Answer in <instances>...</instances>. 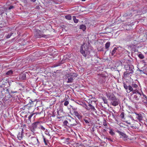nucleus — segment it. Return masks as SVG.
<instances>
[{
  "mask_svg": "<svg viewBox=\"0 0 147 147\" xmlns=\"http://www.w3.org/2000/svg\"><path fill=\"white\" fill-rule=\"evenodd\" d=\"M142 93L140 92L138 90H134L130 94L129 98L133 103L135 104L136 102H138L141 103L142 100Z\"/></svg>",
  "mask_w": 147,
  "mask_h": 147,
  "instance_id": "obj_1",
  "label": "nucleus"
},
{
  "mask_svg": "<svg viewBox=\"0 0 147 147\" xmlns=\"http://www.w3.org/2000/svg\"><path fill=\"white\" fill-rule=\"evenodd\" d=\"M141 9L139 8L137 6H134L131 10L127 11L124 14L123 16L129 18L131 17L133 15L140 14L142 13Z\"/></svg>",
  "mask_w": 147,
  "mask_h": 147,
  "instance_id": "obj_2",
  "label": "nucleus"
},
{
  "mask_svg": "<svg viewBox=\"0 0 147 147\" xmlns=\"http://www.w3.org/2000/svg\"><path fill=\"white\" fill-rule=\"evenodd\" d=\"M125 68L126 71L124 72L123 74L124 77H127L131 76V74L134 72V69L133 66L129 64L126 65L125 66Z\"/></svg>",
  "mask_w": 147,
  "mask_h": 147,
  "instance_id": "obj_3",
  "label": "nucleus"
},
{
  "mask_svg": "<svg viewBox=\"0 0 147 147\" xmlns=\"http://www.w3.org/2000/svg\"><path fill=\"white\" fill-rule=\"evenodd\" d=\"M123 87L125 89L126 92L127 93H129L131 92H134V90H138L137 89L138 85L135 83H132L131 85H127L125 83H123Z\"/></svg>",
  "mask_w": 147,
  "mask_h": 147,
  "instance_id": "obj_4",
  "label": "nucleus"
},
{
  "mask_svg": "<svg viewBox=\"0 0 147 147\" xmlns=\"http://www.w3.org/2000/svg\"><path fill=\"white\" fill-rule=\"evenodd\" d=\"M80 52L84 57H86L87 55H88L90 53L88 45L84 43H83L81 46Z\"/></svg>",
  "mask_w": 147,
  "mask_h": 147,
  "instance_id": "obj_5",
  "label": "nucleus"
},
{
  "mask_svg": "<svg viewBox=\"0 0 147 147\" xmlns=\"http://www.w3.org/2000/svg\"><path fill=\"white\" fill-rule=\"evenodd\" d=\"M78 74L75 73L68 74H66V76L67 77V82L68 83H72L74 80L77 77Z\"/></svg>",
  "mask_w": 147,
  "mask_h": 147,
  "instance_id": "obj_6",
  "label": "nucleus"
},
{
  "mask_svg": "<svg viewBox=\"0 0 147 147\" xmlns=\"http://www.w3.org/2000/svg\"><path fill=\"white\" fill-rule=\"evenodd\" d=\"M109 98L111 101V104L114 106H116L118 105L119 103V100L114 95L110 96Z\"/></svg>",
  "mask_w": 147,
  "mask_h": 147,
  "instance_id": "obj_7",
  "label": "nucleus"
},
{
  "mask_svg": "<svg viewBox=\"0 0 147 147\" xmlns=\"http://www.w3.org/2000/svg\"><path fill=\"white\" fill-rule=\"evenodd\" d=\"M83 104V107L87 110H91L94 111H96V109H95L94 107L91 104H89L88 106H87L85 103Z\"/></svg>",
  "mask_w": 147,
  "mask_h": 147,
  "instance_id": "obj_8",
  "label": "nucleus"
},
{
  "mask_svg": "<svg viewBox=\"0 0 147 147\" xmlns=\"http://www.w3.org/2000/svg\"><path fill=\"white\" fill-rule=\"evenodd\" d=\"M116 132L119 134V135L120 136V138H122L124 141L127 140L128 136L119 130L117 131Z\"/></svg>",
  "mask_w": 147,
  "mask_h": 147,
  "instance_id": "obj_9",
  "label": "nucleus"
},
{
  "mask_svg": "<svg viewBox=\"0 0 147 147\" xmlns=\"http://www.w3.org/2000/svg\"><path fill=\"white\" fill-rule=\"evenodd\" d=\"M41 32L39 30H37L35 32L34 36L36 38H41Z\"/></svg>",
  "mask_w": 147,
  "mask_h": 147,
  "instance_id": "obj_10",
  "label": "nucleus"
},
{
  "mask_svg": "<svg viewBox=\"0 0 147 147\" xmlns=\"http://www.w3.org/2000/svg\"><path fill=\"white\" fill-rule=\"evenodd\" d=\"M142 102H143L145 105H147V97L143 93H142Z\"/></svg>",
  "mask_w": 147,
  "mask_h": 147,
  "instance_id": "obj_11",
  "label": "nucleus"
},
{
  "mask_svg": "<svg viewBox=\"0 0 147 147\" xmlns=\"http://www.w3.org/2000/svg\"><path fill=\"white\" fill-rule=\"evenodd\" d=\"M74 121V123H73L75 124L73 125L74 127L77 126V127L79 128L81 126V124L78 120L77 119H75Z\"/></svg>",
  "mask_w": 147,
  "mask_h": 147,
  "instance_id": "obj_12",
  "label": "nucleus"
},
{
  "mask_svg": "<svg viewBox=\"0 0 147 147\" xmlns=\"http://www.w3.org/2000/svg\"><path fill=\"white\" fill-rule=\"evenodd\" d=\"M136 115V117L140 121L142 120L143 117L142 115L140 114H138L136 112L134 113Z\"/></svg>",
  "mask_w": 147,
  "mask_h": 147,
  "instance_id": "obj_13",
  "label": "nucleus"
},
{
  "mask_svg": "<svg viewBox=\"0 0 147 147\" xmlns=\"http://www.w3.org/2000/svg\"><path fill=\"white\" fill-rule=\"evenodd\" d=\"M40 125V123L38 122H35L33 123L32 125V127H33L34 129H36L38 127H39V126Z\"/></svg>",
  "mask_w": 147,
  "mask_h": 147,
  "instance_id": "obj_14",
  "label": "nucleus"
},
{
  "mask_svg": "<svg viewBox=\"0 0 147 147\" xmlns=\"http://www.w3.org/2000/svg\"><path fill=\"white\" fill-rule=\"evenodd\" d=\"M121 48V47H115L113 49L112 51L111 52V54L112 55H113L116 52V51L117 50L119 51L120 50V49Z\"/></svg>",
  "mask_w": 147,
  "mask_h": 147,
  "instance_id": "obj_15",
  "label": "nucleus"
},
{
  "mask_svg": "<svg viewBox=\"0 0 147 147\" xmlns=\"http://www.w3.org/2000/svg\"><path fill=\"white\" fill-rule=\"evenodd\" d=\"M74 113L75 116H76L78 119H80L82 118V117L81 114L79 113L75 110L74 111Z\"/></svg>",
  "mask_w": 147,
  "mask_h": 147,
  "instance_id": "obj_16",
  "label": "nucleus"
},
{
  "mask_svg": "<svg viewBox=\"0 0 147 147\" xmlns=\"http://www.w3.org/2000/svg\"><path fill=\"white\" fill-rule=\"evenodd\" d=\"M23 130L22 129L21 132H19L17 135L18 138L19 140H21L22 138V135L23 134Z\"/></svg>",
  "mask_w": 147,
  "mask_h": 147,
  "instance_id": "obj_17",
  "label": "nucleus"
},
{
  "mask_svg": "<svg viewBox=\"0 0 147 147\" xmlns=\"http://www.w3.org/2000/svg\"><path fill=\"white\" fill-rule=\"evenodd\" d=\"M26 78V74H22L20 75V79L21 80H25Z\"/></svg>",
  "mask_w": 147,
  "mask_h": 147,
  "instance_id": "obj_18",
  "label": "nucleus"
},
{
  "mask_svg": "<svg viewBox=\"0 0 147 147\" xmlns=\"http://www.w3.org/2000/svg\"><path fill=\"white\" fill-rule=\"evenodd\" d=\"M75 121V119L71 118V122H69V125H70L71 126L74 127V124H75L74 123H74V122Z\"/></svg>",
  "mask_w": 147,
  "mask_h": 147,
  "instance_id": "obj_19",
  "label": "nucleus"
},
{
  "mask_svg": "<svg viewBox=\"0 0 147 147\" xmlns=\"http://www.w3.org/2000/svg\"><path fill=\"white\" fill-rule=\"evenodd\" d=\"M106 81L105 78V77H102L100 78L99 82L100 83L102 84L105 83Z\"/></svg>",
  "mask_w": 147,
  "mask_h": 147,
  "instance_id": "obj_20",
  "label": "nucleus"
},
{
  "mask_svg": "<svg viewBox=\"0 0 147 147\" xmlns=\"http://www.w3.org/2000/svg\"><path fill=\"white\" fill-rule=\"evenodd\" d=\"M72 100L74 101L75 102H76L78 104L82 105L83 107V104H85V103H83L82 102L79 100H73V99H72Z\"/></svg>",
  "mask_w": 147,
  "mask_h": 147,
  "instance_id": "obj_21",
  "label": "nucleus"
},
{
  "mask_svg": "<svg viewBox=\"0 0 147 147\" xmlns=\"http://www.w3.org/2000/svg\"><path fill=\"white\" fill-rule=\"evenodd\" d=\"M13 72L12 70H9L7 71L5 74L9 76H10L12 74Z\"/></svg>",
  "mask_w": 147,
  "mask_h": 147,
  "instance_id": "obj_22",
  "label": "nucleus"
},
{
  "mask_svg": "<svg viewBox=\"0 0 147 147\" xmlns=\"http://www.w3.org/2000/svg\"><path fill=\"white\" fill-rule=\"evenodd\" d=\"M80 29H82L83 31H84L86 29V26L84 24H82L80 26Z\"/></svg>",
  "mask_w": 147,
  "mask_h": 147,
  "instance_id": "obj_23",
  "label": "nucleus"
},
{
  "mask_svg": "<svg viewBox=\"0 0 147 147\" xmlns=\"http://www.w3.org/2000/svg\"><path fill=\"white\" fill-rule=\"evenodd\" d=\"M31 138L34 139V140L35 141H36V143L37 145H39V142L38 141V139L36 138H35L34 137H32Z\"/></svg>",
  "mask_w": 147,
  "mask_h": 147,
  "instance_id": "obj_24",
  "label": "nucleus"
},
{
  "mask_svg": "<svg viewBox=\"0 0 147 147\" xmlns=\"http://www.w3.org/2000/svg\"><path fill=\"white\" fill-rule=\"evenodd\" d=\"M43 141L45 145H47L48 143L49 142L48 140L46 139L45 137L43 136Z\"/></svg>",
  "mask_w": 147,
  "mask_h": 147,
  "instance_id": "obj_25",
  "label": "nucleus"
},
{
  "mask_svg": "<svg viewBox=\"0 0 147 147\" xmlns=\"http://www.w3.org/2000/svg\"><path fill=\"white\" fill-rule=\"evenodd\" d=\"M128 47H130L132 49V50H133V49L135 48L136 47V45H134L133 44L131 43L128 46Z\"/></svg>",
  "mask_w": 147,
  "mask_h": 147,
  "instance_id": "obj_26",
  "label": "nucleus"
},
{
  "mask_svg": "<svg viewBox=\"0 0 147 147\" xmlns=\"http://www.w3.org/2000/svg\"><path fill=\"white\" fill-rule=\"evenodd\" d=\"M110 42H107L105 45V47L106 49H108L110 46Z\"/></svg>",
  "mask_w": 147,
  "mask_h": 147,
  "instance_id": "obj_27",
  "label": "nucleus"
},
{
  "mask_svg": "<svg viewBox=\"0 0 147 147\" xmlns=\"http://www.w3.org/2000/svg\"><path fill=\"white\" fill-rule=\"evenodd\" d=\"M73 19L74 22L75 23H77L78 22V20L76 19V17L75 16H73Z\"/></svg>",
  "mask_w": 147,
  "mask_h": 147,
  "instance_id": "obj_28",
  "label": "nucleus"
},
{
  "mask_svg": "<svg viewBox=\"0 0 147 147\" xmlns=\"http://www.w3.org/2000/svg\"><path fill=\"white\" fill-rule=\"evenodd\" d=\"M13 34V32H11L10 33V34H7V35L5 36L6 38H9Z\"/></svg>",
  "mask_w": 147,
  "mask_h": 147,
  "instance_id": "obj_29",
  "label": "nucleus"
},
{
  "mask_svg": "<svg viewBox=\"0 0 147 147\" xmlns=\"http://www.w3.org/2000/svg\"><path fill=\"white\" fill-rule=\"evenodd\" d=\"M66 19L68 20H71V17L70 15H68L65 16Z\"/></svg>",
  "mask_w": 147,
  "mask_h": 147,
  "instance_id": "obj_30",
  "label": "nucleus"
},
{
  "mask_svg": "<svg viewBox=\"0 0 147 147\" xmlns=\"http://www.w3.org/2000/svg\"><path fill=\"white\" fill-rule=\"evenodd\" d=\"M109 133L112 136H113L115 135V133L114 131H113V130L112 129H110L109 131Z\"/></svg>",
  "mask_w": 147,
  "mask_h": 147,
  "instance_id": "obj_31",
  "label": "nucleus"
},
{
  "mask_svg": "<svg viewBox=\"0 0 147 147\" xmlns=\"http://www.w3.org/2000/svg\"><path fill=\"white\" fill-rule=\"evenodd\" d=\"M138 56L139 58L141 59H143L144 58V55L142 54H139L138 55Z\"/></svg>",
  "mask_w": 147,
  "mask_h": 147,
  "instance_id": "obj_32",
  "label": "nucleus"
},
{
  "mask_svg": "<svg viewBox=\"0 0 147 147\" xmlns=\"http://www.w3.org/2000/svg\"><path fill=\"white\" fill-rule=\"evenodd\" d=\"M69 122L68 120H65L64 121L63 123L65 125L68 126L69 125Z\"/></svg>",
  "mask_w": 147,
  "mask_h": 147,
  "instance_id": "obj_33",
  "label": "nucleus"
},
{
  "mask_svg": "<svg viewBox=\"0 0 147 147\" xmlns=\"http://www.w3.org/2000/svg\"><path fill=\"white\" fill-rule=\"evenodd\" d=\"M106 139L111 142H113L115 140L113 139H112L111 138H106Z\"/></svg>",
  "mask_w": 147,
  "mask_h": 147,
  "instance_id": "obj_34",
  "label": "nucleus"
},
{
  "mask_svg": "<svg viewBox=\"0 0 147 147\" xmlns=\"http://www.w3.org/2000/svg\"><path fill=\"white\" fill-rule=\"evenodd\" d=\"M35 114V113H32L29 116H28V120L30 121H31V117H32V116Z\"/></svg>",
  "mask_w": 147,
  "mask_h": 147,
  "instance_id": "obj_35",
  "label": "nucleus"
},
{
  "mask_svg": "<svg viewBox=\"0 0 147 147\" xmlns=\"http://www.w3.org/2000/svg\"><path fill=\"white\" fill-rule=\"evenodd\" d=\"M39 128L40 129L43 131H44L45 129V128L40 124V126H39Z\"/></svg>",
  "mask_w": 147,
  "mask_h": 147,
  "instance_id": "obj_36",
  "label": "nucleus"
},
{
  "mask_svg": "<svg viewBox=\"0 0 147 147\" xmlns=\"http://www.w3.org/2000/svg\"><path fill=\"white\" fill-rule=\"evenodd\" d=\"M120 117L122 119H123L124 118V113L123 112H122L121 113V114L120 115Z\"/></svg>",
  "mask_w": 147,
  "mask_h": 147,
  "instance_id": "obj_37",
  "label": "nucleus"
},
{
  "mask_svg": "<svg viewBox=\"0 0 147 147\" xmlns=\"http://www.w3.org/2000/svg\"><path fill=\"white\" fill-rule=\"evenodd\" d=\"M102 100L104 102V103L105 104H107V100L106 98H103Z\"/></svg>",
  "mask_w": 147,
  "mask_h": 147,
  "instance_id": "obj_38",
  "label": "nucleus"
},
{
  "mask_svg": "<svg viewBox=\"0 0 147 147\" xmlns=\"http://www.w3.org/2000/svg\"><path fill=\"white\" fill-rule=\"evenodd\" d=\"M103 125L104 126H107V125L106 123V121L105 119H104V121L103 122Z\"/></svg>",
  "mask_w": 147,
  "mask_h": 147,
  "instance_id": "obj_39",
  "label": "nucleus"
},
{
  "mask_svg": "<svg viewBox=\"0 0 147 147\" xmlns=\"http://www.w3.org/2000/svg\"><path fill=\"white\" fill-rule=\"evenodd\" d=\"M69 104V102L68 101H65L64 103V105L65 106H67Z\"/></svg>",
  "mask_w": 147,
  "mask_h": 147,
  "instance_id": "obj_40",
  "label": "nucleus"
},
{
  "mask_svg": "<svg viewBox=\"0 0 147 147\" xmlns=\"http://www.w3.org/2000/svg\"><path fill=\"white\" fill-rule=\"evenodd\" d=\"M45 134L47 135H48L49 136H50V134H49V132L48 131V130L47 129H46L45 131Z\"/></svg>",
  "mask_w": 147,
  "mask_h": 147,
  "instance_id": "obj_41",
  "label": "nucleus"
},
{
  "mask_svg": "<svg viewBox=\"0 0 147 147\" xmlns=\"http://www.w3.org/2000/svg\"><path fill=\"white\" fill-rule=\"evenodd\" d=\"M48 35H45V34H43V35L41 34V37H43V38H46L48 37Z\"/></svg>",
  "mask_w": 147,
  "mask_h": 147,
  "instance_id": "obj_42",
  "label": "nucleus"
},
{
  "mask_svg": "<svg viewBox=\"0 0 147 147\" xmlns=\"http://www.w3.org/2000/svg\"><path fill=\"white\" fill-rule=\"evenodd\" d=\"M84 121L86 124H88L89 123V120H88V119H84Z\"/></svg>",
  "mask_w": 147,
  "mask_h": 147,
  "instance_id": "obj_43",
  "label": "nucleus"
},
{
  "mask_svg": "<svg viewBox=\"0 0 147 147\" xmlns=\"http://www.w3.org/2000/svg\"><path fill=\"white\" fill-rule=\"evenodd\" d=\"M26 107L28 108V107H32V104H28L27 105H26Z\"/></svg>",
  "mask_w": 147,
  "mask_h": 147,
  "instance_id": "obj_44",
  "label": "nucleus"
},
{
  "mask_svg": "<svg viewBox=\"0 0 147 147\" xmlns=\"http://www.w3.org/2000/svg\"><path fill=\"white\" fill-rule=\"evenodd\" d=\"M34 129L33 127H32V128H31V131L33 132H34L35 131V129Z\"/></svg>",
  "mask_w": 147,
  "mask_h": 147,
  "instance_id": "obj_45",
  "label": "nucleus"
},
{
  "mask_svg": "<svg viewBox=\"0 0 147 147\" xmlns=\"http://www.w3.org/2000/svg\"><path fill=\"white\" fill-rule=\"evenodd\" d=\"M14 8V7L13 6L11 5L9 6V9H11Z\"/></svg>",
  "mask_w": 147,
  "mask_h": 147,
  "instance_id": "obj_46",
  "label": "nucleus"
},
{
  "mask_svg": "<svg viewBox=\"0 0 147 147\" xmlns=\"http://www.w3.org/2000/svg\"><path fill=\"white\" fill-rule=\"evenodd\" d=\"M17 92V91H14L11 90V93L12 94L16 93Z\"/></svg>",
  "mask_w": 147,
  "mask_h": 147,
  "instance_id": "obj_47",
  "label": "nucleus"
},
{
  "mask_svg": "<svg viewBox=\"0 0 147 147\" xmlns=\"http://www.w3.org/2000/svg\"><path fill=\"white\" fill-rule=\"evenodd\" d=\"M51 129L52 130H53V131L55 132V131H57L56 129H53V128H52Z\"/></svg>",
  "mask_w": 147,
  "mask_h": 147,
  "instance_id": "obj_48",
  "label": "nucleus"
},
{
  "mask_svg": "<svg viewBox=\"0 0 147 147\" xmlns=\"http://www.w3.org/2000/svg\"><path fill=\"white\" fill-rule=\"evenodd\" d=\"M31 102H30V103L31 104H32V107L33 106V102L32 101V100H31Z\"/></svg>",
  "mask_w": 147,
  "mask_h": 147,
  "instance_id": "obj_49",
  "label": "nucleus"
},
{
  "mask_svg": "<svg viewBox=\"0 0 147 147\" xmlns=\"http://www.w3.org/2000/svg\"><path fill=\"white\" fill-rule=\"evenodd\" d=\"M126 122L127 123V124H129V125H130V124H131V123H130V122H128V121H126Z\"/></svg>",
  "mask_w": 147,
  "mask_h": 147,
  "instance_id": "obj_50",
  "label": "nucleus"
},
{
  "mask_svg": "<svg viewBox=\"0 0 147 147\" xmlns=\"http://www.w3.org/2000/svg\"><path fill=\"white\" fill-rule=\"evenodd\" d=\"M71 119H67V120L69 121V122H71Z\"/></svg>",
  "mask_w": 147,
  "mask_h": 147,
  "instance_id": "obj_51",
  "label": "nucleus"
},
{
  "mask_svg": "<svg viewBox=\"0 0 147 147\" xmlns=\"http://www.w3.org/2000/svg\"><path fill=\"white\" fill-rule=\"evenodd\" d=\"M26 107V105L24 107H23V108H22V109H25V108Z\"/></svg>",
  "mask_w": 147,
  "mask_h": 147,
  "instance_id": "obj_52",
  "label": "nucleus"
},
{
  "mask_svg": "<svg viewBox=\"0 0 147 147\" xmlns=\"http://www.w3.org/2000/svg\"><path fill=\"white\" fill-rule=\"evenodd\" d=\"M32 1L33 2H35L36 1V0H30Z\"/></svg>",
  "mask_w": 147,
  "mask_h": 147,
  "instance_id": "obj_53",
  "label": "nucleus"
},
{
  "mask_svg": "<svg viewBox=\"0 0 147 147\" xmlns=\"http://www.w3.org/2000/svg\"><path fill=\"white\" fill-rule=\"evenodd\" d=\"M92 102H94V103H96V101H92Z\"/></svg>",
  "mask_w": 147,
  "mask_h": 147,
  "instance_id": "obj_54",
  "label": "nucleus"
},
{
  "mask_svg": "<svg viewBox=\"0 0 147 147\" xmlns=\"http://www.w3.org/2000/svg\"><path fill=\"white\" fill-rule=\"evenodd\" d=\"M41 112H42V111L40 113H36V114H40Z\"/></svg>",
  "mask_w": 147,
  "mask_h": 147,
  "instance_id": "obj_55",
  "label": "nucleus"
},
{
  "mask_svg": "<svg viewBox=\"0 0 147 147\" xmlns=\"http://www.w3.org/2000/svg\"><path fill=\"white\" fill-rule=\"evenodd\" d=\"M127 53H128V54H129L130 53L128 51H127Z\"/></svg>",
  "mask_w": 147,
  "mask_h": 147,
  "instance_id": "obj_56",
  "label": "nucleus"
},
{
  "mask_svg": "<svg viewBox=\"0 0 147 147\" xmlns=\"http://www.w3.org/2000/svg\"><path fill=\"white\" fill-rule=\"evenodd\" d=\"M86 0H82V1H85Z\"/></svg>",
  "mask_w": 147,
  "mask_h": 147,
  "instance_id": "obj_57",
  "label": "nucleus"
},
{
  "mask_svg": "<svg viewBox=\"0 0 147 147\" xmlns=\"http://www.w3.org/2000/svg\"><path fill=\"white\" fill-rule=\"evenodd\" d=\"M103 130H104V131H106V130L105 129H104Z\"/></svg>",
  "mask_w": 147,
  "mask_h": 147,
  "instance_id": "obj_58",
  "label": "nucleus"
},
{
  "mask_svg": "<svg viewBox=\"0 0 147 147\" xmlns=\"http://www.w3.org/2000/svg\"><path fill=\"white\" fill-rule=\"evenodd\" d=\"M8 147H11V146H8Z\"/></svg>",
  "mask_w": 147,
  "mask_h": 147,
  "instance_id": "obj_59",
  "label": "nucleus"
},
{
  "mask_svg": "<svg viewBox=\"0 0 147 147\" xmlns=\"http://www.w3.org/2000/svg\"><path fill=\"white\" fill-rule=\"evenodd\" d=\"M52 116L54 117V116H55V115H53V116Z\"/></svg>",
  "mask_w": 147,
  "mask_h": 147,
  "instance_id": "obj_60",
  "label": "nucleus"
},
{
  "mask_svg": "<svg viewBox=\"0 0 147 147\" xmlns=\"http://www.w3.org/2000/svg\"><path fill=\"white\" fill-rule=\"evenodd\" d=\"M24 125V126H25V125L26 126V125Z\"/></svg>",
  "mask_w": 147,
  "mask_h": 147,
  "instance_id": "obj_61",
  "label": "nucleus"
},
{
  "mask_svg": "<svg viewBox=\"0 0 147 147\" xmlns=\"http://www.w3.org/2000/svg\"><path fill=\"white\" fill-rule=\"evenodd\" d=\"M24 125V126H25V125L26 126V125Z\"/></svg>",
  "mask_w": 147,
  "mask_h": 147,
  "instance_id": "obj_62",
  "label": "nucleus"
}]
</instances>
